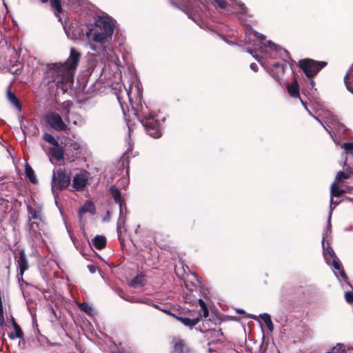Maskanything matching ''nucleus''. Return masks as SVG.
Returning a JSON list of instances; mask_svg holds the SVG:
<instances>
[{
  "label": "nucleus",
  "instance_id": "obj_1",
  "mask_svg": "<svg viewBox=\"0 0 353 353\" xmlns=\"http://www.w3.org/2000/svg\"><path fill=\"white\" fill-rule=\"evenodd\" d=\"M113 32V24L110 19L105 17L98 19L86 32L90 49L104 59H112L113 52L110 41Z\"/></svg>",
  "mask_w": 353,
  "mask_h": 353
},
{
  "label": "nucleus",
  "instance_id": "obj_2",
  "mask_svg": "<svg viewBox=\"0 0 353 353\" xmlns=\"http://www.w3.org/2000/svg\"><path fill=\"white\" fill-rule=\"evenodd\" d=\"M80 58L81 54L74 48H71L70 56L65 63L48 65V74L63 91H66L72 84Z\"/></svg>",
  "mask_w": 353,
  "mask_h": 353
},
{
  "label": "nucleus",
  "instance_id": "obj_3",
  "mask_svg": "<svg viewBox=\"0 0 353 353\" xmlns=\"http://www.w3.org/2000/svg\"><path fill=\"white\" fill-rule=\"evenodd\" d=\"M315 119L318 121L327 132L331 136L334 142L339 145L340 143V138H344L345 134L347 132L346 127L341 123L338 119L330 112H325L323 119L325 120V124H323L321 120L317 117H314Z\"/></svg>",
  "mask_w": 353,
  "mask_h": 353
},
{
  "label": "nucleus",
  "instance_id": "obj_4",
  "mask_svg": "<svg viewBox=\"0 0 353 353\" xmlns=\"http://www.w3.org/2000/svg\"><path fill=\"white\" fill-rule=\"evenodd\" d=\"M325 65V62L315 61L312 59H303L299 61L300 68H301L305 75L309 78L314 76Z\"/></svg>",
  "mask_w": 353,
  "mask_h": 353
},
{
  "label": "nucleus",
  "instance_id": "obj_5",
  "mask_svg": "<svg viewBox=\"0 0 353 353\" xmlns=\"http://www.w3.org/2000/svg\"><path fill=\"white\" fill-rule=\"evenodd\" d=\"M134 114L143 126H148L157 121L155 116L150 111L148 106L141 104L139 107L134 108Z\"/></svg>",
  "mask_w": 353,
  "mask_h": 353
},
{
  "label": "nucleus",
  "instance_id": "obj_6",
  "mask_svg": "<svg viewBox=\"0 0 353 353\" xmlns=\"http://www.w3.org/2000/svg\"><path fill=\"white\" fill-rule=\"evenodd\" d=\"M134 114L143 126H148L157 121L155 116L150 111L148 106L141 104L139 107L134 108Z\"/></svg>",
  "mask_w": 353,
  "mask_h": 353
},
{
  "label": "nucleus",
  "instance_id": "obj_7",
  "mask_svg": "<svg viewBox=\"0 0 353 353\" xmlns=\"http://www.w3.org/2000/svg\"><path fill=\"white\" fill-rule=\"evenodd\" d=\"M70 177L65 171L59 170L54 172L52 181V190H61L69 186Z\"/></svg>",
  "mask_w": 353,
  "mask_h": 353
},
{
  "label": "nucleus",
  "instance_id": "obj_8",
  "mask_svg": "<svg viewBox=\"0 0 353 353\" xmlns=\"http://www.w3.org/2000/svg\"><path fill=\"white\" fill-rule=\"evenodd\" d=\"M110 193L114 198L115 203L119 205V217L117 222V230L120 231L125 223V217L123 216V210L127 212L126 206L121 198L119 190L114 186L110 188Z\"/></svg>",
  "mask_w": 353,
  "mask_h": 353
},
{
  "label": "nucleus",
  "instance_id": "obj_9",
  "mask_svg": "<svg viewBox=\"0 0 353 353\" xmlns=\"http://www.w3.org/2000/svg\"><path fill=\"white\" fill-rule=\"evenodd\" d=\"M64 28L68 37L72 40L81 39L84 36L83 27L78 21L72 22L68 28Z\"/></svg>",
  "mask_w": 353,
  "mask_h": 353
},
{
  "label": "nucleus",
  "instance_id": "obj_10",
  "mask_svg": "<svg viewBox=\"0 0 353 353\" xmlns=\"http://www.w3.org/2000/svg\"><path fill=\"white\" fill-rule=\"evenodd\" d=\"M89 173L85 170H80L72 179V187L77 191H82L88 184Z\"/></svg>",
  "mask_w": 353,
  "mask_h": 353
},
{
  "label": "nucleus",
  "instance_id": "obj_11",
  "mask_svg": "<svg viewBox=\"0 0 353 353\" xmlns=\"http://www.w3.org/2000/svg\"><path fill=\"white\" fill-rule=\"evenodd\" d=\"M47 121L49 125L56 130L63 131L67 129L66 124L63 122L61 116L55 112H52L47 116Z\"/></svg>",
  "mask_w": 353,
  "mask_h": 353
},
{
  "label": "nucleus",
  "instance_id": "obj_12",
  "mask_svg": "<svg viewBox=\"0 0 353 353\" xmlns=\"http://www.w3.org/2000/svg\"><path fill=\"white\" fill-rule=\"evenodd\" d=\"M14 260L19 268L18 276H23L24 272L28 269V262L23 250H19L14 255Z\"/></svg>",
  "mask_w": 353,
  "mask_h": 353
},
{
  "label": "nucleus",
  "instance_id": "obj_13",
  "mask_svg": "<svg viewBox=\"0 0 353 353\" xmlns=\"http://www.w3.org/2000/svg\"><path fill=\"white\" fill-rule=\"evenodd\" d=\"M330 233H331L330 227H327V231L325 234H323V239H322V245L323 248V256H324V259L326 261V263L327 264H330L331 259H332V261H333L334 259H337V257L335 255L334 252L330 247H327V248L324 247L325 241L329 236Z\"/></svg>",
  "mask_w": 353,
  "mask_h": 353
},
{
  "label": "nucleus",
  "instance_id": "obj_14",
  "mask_svg": "<svg viewBox=\"0 0 353 353\" xmlns=\"http://www.w3.org/2000/svg\"><path fill=\"white\" fill-rule=\"evenodd\" d=\"M342 148H344V152L342 156L346 155L344 162L342 163V166L345 168L347 165L351 167L353 166V143L347 142L342 145Z\"/></svg>",
  "mask_w": 353,
  "mask_h": 353
},
{
  "label": "nucleus",
  "instance_id": "obj_15",
  "mask_svg": "<svg viewBox=\"0 0 353 353\" xmlns=\"http://www.w3.org/2000/svg\"><path fill=\"white\" fill-rule=\"evenodd\" d=\"M333 268L339 271V273L335 272V275L339 277V274L341 277V279L345 282L346 285L352 288V285L349 282L348 277L346 275L342 265L339 261L338 259H334L332 262Z\"/></svg>",
  "mask_w": 353,
  "mask_h": 353
},
{
  "label": "nucleus",
  "instance_id": "obj_16",
  "mask_svg": "<svg viewBox=\"0 0 353 353\" xmlns=\"http://www.w3.org/2000/svg\"><path fill=\"white\" fill-rule=\"evenodd\" d=\"M258 46L259 48L257 50L262 53H268V49L271 51L280 52V53H287V51L285 50L277 47L274 43H272L271 41H268L267 45L261 42L258 45Z\"/></svg>",
  "mask_w": 353,
  "mask_h": 353
},
{
  "label": "nucleus",
  "instance_id": "obj_17",
  "mask_svg": "<svg viewBox=\"0 0 353 353\" xmlns=\"http://www.w3.org/2000/svg\"><path fill=\"white\" fill-rule=\"evenodd\" d=\"M160 121L157 119V121L154 122L153 124H151L148 126H144L147 133L154 138H159L161 136V132L160 130Z\"/></svg>",
  "mask_w": 353,
  "mask_h": 353
},
{
  "label": "nucleus",
  "instance_id": "obj_18",
  "mask_svg": "<svg viewBox=\"0 0 353 353\" xmlns=\"http://www.w3.org/2000/svg\"><path fill=\"white\" fill-rule=\"evenodd\" d=\"M48 155L57 160H61L63 157V148L59 145L58 143L54 144L48 149Z\"/></svg>",
  "mask_w": 353,
  "mask_h": 353
},
{
  "label": "nucleus",
  "instance_id": "obj_19",
  "mask_svg": "<svg viewBox=\"0 0 353 353\" xmlns=\"http://www.w3.org/2000/svg\"><path fill=\"white\" fill-rule=\"evenodd\" d=\"M344 168L345 172H337L334 182L339 184L344 180L348 179L350 178V174L353 173V167L347 165Z\"/></svg>",
  "mask_w": 353,
  "mask_h": 353
},
{
  "label": "nucleus",
  "instance_id": "obj_20",
  "mask_svg": "<svg viewBox=\"0 0 353 353\" xmlns=\"http://www.w3.org/2000/svg\"><path fill=\"white\" fill-rule=\"evenodd\" d=\"M68 123H72L74 125L82 126L85 124L84 119L79 114L71 112L65 117Z\"/></svg>",
  "mask_w": 353,
  "mask_h": 353
},
{
  "label": "nucleus",
  "instance_id": "obj_21",
  "mask_svg": "<svg viewBox=\"0 0 353 353\" xmlns=\"http://www.w3.org/2000/svg\"><path fill=\"white\" fill-rule=\"evenodd\" d=\"M12 322L14 328V332L9 334L10 339H14L17 338H21L23 336V332L21 330L19 325L16 323L13 318L12 319Z\"/></svg>",
  "mask_w": 353,
  "mask_h": 353
},
{
  "label": "nucleus",
  "instance_id": "obj_22",
  "mask_svg": "<svg viewBox=\"0 0 353 353\" xmlns=\"http://www.w3.org/2000/svg\"><path fill=\"white\" fill-rule=\"evenodd\" d=\"M85 212H90L94 214L95 212V208L94 204L90 201H87L79 210V216L81 218L82 215Z\"/></svg>",
  "mask_w": 353,
  "mask_h": 353
},
{
  "label": "nucleus",
  "instance_id": "obj_23",
  "mask_svg": "<svg viewBox=\"0 0 353 353\" xmlns=\"http://www.w3.org/2000/svg\"><path fill=\"white\" fill-rule=\"evenodd\" d=\"M93 245L97 250H101L106 245V239L103 236H96L92 240Z\"/></svg>",
  "mask_w": 353,
  "mask_h": 353
},
{
  "label": "nucleus",
  "instance_id": "obj_24",
  "mask_svg": "<svg viewBox=\"0 0 353 353\" xmlns=\"http://www.w3.org/2000/svg\"><path fill=\"white\" fill-rule=\"evenodd\" d=\"M7 98L10 103H12V105H14L19 111L21 110V106L18 99L10 90L7 91Z\"/></svg>",
  "mask_w": 353,
  "mask_h": 353
},
{
  "label": "nucleus",
  "instance_id": "obj_25",
  "mask_svg": "<svg viewBox=\"0 0 353 353\" xmlns=\"http://www.w3.org/2000/svg\"><path fill=\"white\" fill-rule=\"evenodd\" d=\"M25 172L26 176L29 179V180L34 184L37 183V179L36 175L34 174V170L31 168V166L28 163H26L25 165Z\"/></svg>",
  "mask_w": 353,
  "mask_h": 353
},
{
  "label": "nucleus",
  "instance_id": "obj_26",
  "mask_svg": "<svg viewBox=\"0 0 353 353\" xmlns=\"http://www.w3.org/2000/svg\"><path fill=\"white\" fill-rule=\"evenodd\" d=\"M345 192V190L339 187V183L333 182L330 187V196L339 197Z\"/></svg>",
  "mask_w": 353,
  "mask_h": 353
},
{
  "label": "nucleus",
  "instance_id": "obj_27",
  "mask_svg": "<svg viewBox=\"0 0 353 353\" xmlns=\"http://www.w3.org/2000/svg\"><path fill=\"white\" fill-rule=\"evenodd\" d=\"M50 4L54 11L55 15L59 18V21H61L60 13L62 12L61 0H51Z\"/></svg>",
  "mask_w": 353,
  "mask_h": 353
},
{
  "label": "nucleus",
  "instance_id": "obj_28",
  "mask_svg": "<svg viewBox=\"0 0 353 353\" xmlns=\"http://www.w3.org/2000/svg\"><path fill=\"white\" fill-rule=\"evenodd\" d=\"M288 91L292 97H296L299 96V85L296 80L288 86Z\"/></svg>",
  "mask_w": 353,
  "mask_h": 353
},
{
  "label": "nucleus",
  "instance_id": "obj_29",
  "mask_svg": "<svg viewBox=\"0 0 353 353\" xmlns=\"http://www.w3.org/2000/svg\"><path fill=\"white\" fill-rule=\"evenodd\" d=\"M183 325L186 326L192 327L196 325L199 321V318L190 319L186 317H178L177 318Z\"/></svg>",
  "mask_w": 353,
  "mask_h": 353
},
{
  "label": "nucleus",
  "instance_id": "obj_30",
  "mask_svg": "<svg viewBox=\"0 0 353 353\" xmlns=\"http://www.w3.org/2000/svg\"><path fill=\"white\" fill-rule=\"evenodd\" d=\"M260 317L262 319V320L265 323L268 330L270 332H272L274 330V325L271 320L270 315L267 313H263L260 314Z\"/></svg>",
  "mask_w": 353,
  "mask_h": 353
},
{
  "label": "nucleus",
  "instance_id": "obj_31",
  "mask_svg": "<svg viewBox=\"0 0 353 353\" xmlns=\"http://www.w3.org/2000/svg\"><path fill=\"white\" fill-rule=\"evenodd\" d=\"M69 148L70 150L73 152L72 160H74L75 158H77L80 154L79 150L81 148V145L77 142L73 141L70 143Z\"/></svg>",
  "mask_w": 353,
  "mask_h": 353
},
{
  "label": "nucleus",
  "instance_id": "obj_32",
  "mask_svg": "<svg viewBox=\"0 0 353 353\" xmlns=\"http://www.w3.org/2000/svg\"><path fill=\"white\" fill-rule=\"evenodd\" d=\"M145 276L143 274H139L132 279L130 281V285L133 287H137L140 285H143L145 283Z\"/></svg>",
  "mask_w": 353,
  "mask_h": 353
},
{
  "label": "nucleus",
  "instance_id": "obj_33",
  "mask_svg": "<svg viewBox=\"0 0 353 353\" xmlns=\"http://www.w3.org/2000/svg\"><path fill=\"white\" fill-rule=\"evenodd\" d=\"M273 67L277 70L276 74H274L273 70L270 72V74L276 79L277 81L279 80V74H283L284 72V65L278 63H274Z\"/></svg>",
  "mask_w": 353,
  "mask_h": 353
},
{
  "label": "nucleus",
  "instance_id": "obj_34",
  "mask_svg": "<svg viewBox=\"0 0 353 353\" xmlns=\"http://www.w3.org/2000/svg\"><path fill=\"white\" fill-rule=\"evenodd\" d=\"M72 105V103L70 101H64L61 104V108L63 109V115L64 117H65L67 115L70 114L71 113L70 108Z\"/></svg>",
  "mask_w": 353,
  "mask_h": 353
},
{
  "label": "nucleus",
  "instance_id": "obj_35",
  "mask_svg": "<svg viewBox=\"0 0 353 353\" xmlns=\"http://www.w3.org/2000/svg\"><path fill=\"white\" fill-rule=\"evenodd\" d=\"M246 36L248 37L249 40L251 39L252 37H254L259 39L261 41L265 39V37L263 34L253 30H249V32L246 34Z\"/></svg>",
  "mask_w": 353,
  "mask_h": 353
},
{
  "label": "nucleus",
  "instance_id": "obj_36",
  "mask_svg": "<svg viewBox=\"0 0 353 353\" xmlns=\"http://www.w3.org/2000/svg\"><path fill=\"white\" fill-rule=\"evenodd\" d=\"M185 349V345L184 343L179 340L175 341L174 345V350L176 353H183Z\"/></svg>",
  "mask_w": 353,
  "mask_h": 353
},
{
  "label": "nucleus",
  "instance_id": "obj_37",
  "mask_svg": "<svg viewBox=\"0 0 353 353\" xmlns=\"http://www.w3.org/2000/svg\"><path fill=\"white\" fill-rule=\"evenodd\" d=\"M339 203V201H334L333 197L330 196V213H329V216H328L327 227L331 228L330 219H331L332 211Z\"/></svg>",
  "mask_w": 353,
  "mask_h": 353
},
{
  "label": "nucleus",
  "instance_id": "obj_38",
  "mask_svg": "<svg viewBox=\"0 0 353 353\" xmlns=\"http://www.w3.org/2000/svg\"><path fill=\"white\" fill-rule=\"evenodd\" d=\"M199 305L201 307V310L203 311V316L206 318L208 316V310L205 303V302L202 299L198 300Z\"/></svg>",
  "mask_w": 353,
  "mask_h": 353
},
{
  "label": "nucleus",
  "instance_id": "obj_39",
  "mask_svg": "<svg viewBox=\"0 0 353 353\" xmlns=\"http://www.w3.org/2000/svg\"><path fill=\"white\" fill-rule=\"evenodd\" d=\"M43 139L46 141L51 143L52 145L58 143L52 135H51L50 134H48V133H45L43 134Z\"/></svg>",
  "mask_w": 353,
  "mask_h": 353
},
{
  "label": "nucleus",
  "instance_id": "obj_40",
  "mask_svg": "<svg viewBox=\"0 0 353 353\" xmlns=\"http://www.w3.org/2000/svg\"><path fill=\"white\" fill-rule=\"evenodd\" d=\"M30 214H31L32 219H33L34 220H39L40 221H42L43 216H42L41 212L40 210L32 211L30 212Z\"/></svg>",
  "mask_w": 353,
  "mask_h": 353
},
{
  "label": "nucleus",
  "instance_id": "obj_41",
  "mask_svg": "<svg viewBox=\"0 0 353 353\" xmlns=\"http://www.w3.org/2000/svg\"><path fill=\"white\" fill-rule=\"evenodd\" d=\"M79 307L81 310L84 311L88 314H91L92 312V307L88 303H83L79 305Z\"/></svg>",
  "mask_w": 353,
  "mask_h": 353
},
{
  "label": "nucleus",
  "instance_id": "obj_42",
  "mask_svg": "<svg viewBox=\"0 0 353 353\" xmlns=\"http://www.w3.org/2000/svg\"><path fill=\"white\" fill-rule=\"evenodd\" d=\"M350 288L352 290L351 291H345V301L349 303H353V290H352V288H351L350 287Z\"/></svg>",
  "mask_w": 353,
  "mask_h": 353
},
{
  "label": "nucleus",
  "instance_id": "obj_43",
  "mask_svg": "<svg viewBox=\"0 0 353 353\" xmlns=\"http://www.w3.org/2000/svg\"><path fill=\"white\" fill-rule=\"evenodd\" d=\"M130 301L132 302L143 303H146V304L150 305V303L149 302L148 299H133Z\"/></svg>",
  "mask_w": 353,
  "mask_h": 353
},
{
  "label": "nucleus",
  "instance_id": "obj_44",
  "mask_svg": "<svg viewBox=\"0 0 353 353\" xmlns=\"http://www.w3.org/2000/svg\"><path fill=\"white\" fill-rule=\"evenodd\" d=\"M70 236L71 240L73 242L74 245L76 247L77 249L80 250V245H79V243L78 241L77 240V239L73 237L72 235H70Z\"/></svg>",
  "mask_w": 353,
  "mask_h": 353
},
{
  "label": "nucleus",
  "instance_id": "obj_45",
  "mask_svg": "<svg viewBox=\"0 0 353 353\" xmlns=\"http://www.w3.org/2000/svg\"><path fill=\"white\" fill-rule=\"evenodd\" d=\"M88 268L90 273L94 274L97 271V267L94 265H88Z\"/></svg>",
  "mask_w": 353,
  "mask_h": 353
},
{
  "label": "nucleus",
  "instance_id": "obj_46",
  "mask_svg": "<svg viewBox=\"0 0 353 353\" xmlns=\"http://www.w3.org/2000/svg\"><path fill=\"white\" fill-rule=\"evenodd\" d=\"M247 52L250 54L256 60H257L259 62H260V59L258 58V57L254 54V52L252 50H248Z\"/></svg>",
  "mask_w": 353,
  "mask_h": 353
},
{
  "label": "nucleus",
  "instance_id": "obj_47",
  "mask_svg": "<svg viewBox=\"0 0 353 353\" xmlns=\"http://www.w3.org/2000/svg\"><path fill=\"white\" fill-rule=\"evenodd\" d=\"M250 68L254 72H256L258 70V66L256 63H252L250 64Z\"/></svg>",
  "mask_w": 353,
  "mask_h": 353
},
{
  "label": "nucleus",
  "instance_id": "obj_48",
  "mask_svg": "<svg viewBox=\"0 0 353 353\" xmlns=\"http://www.w3.org/2000/svg\"><path fill=\"white\" fill-rule=\"evenodd\" d=\"M3 323H4L3 314H0V325H2Z\"/></svg>",
  "mask_w": 353,
  "mask_h": 353
},
{
  "label": "nucleus",
  "instance_id": "obj_49",
  "mask_svg": "<svg viewBox=\"0 0 353 353\" xmlns=\"http://www.w3.org/2000/svg\"><path fill=\"white\" fill-rule=\"evenodd\" d=\"M159 310L163 311V312H164L165 313H166L168 314L174 316V314H172L169 310H165V309H161V308H159Z\"/></svg>",
  "mask_w": 353,
  "mask_h": 353
},
{
  "label": "nucleus",
  "instance_id": "obj_50",
  "mask_svg": "<svg viewBox=\"0 0 353 353\" xmlns=\"http://www.w3.org/2000/svg\"><path fill=\"white\" fill-rule=\"evenodd\" d=\"M236 312H237V313H239V314H243V313H244V311H243V310H241V309H238V310H236Z\"/></svg>",
  "mask_w": 353,
  "mask_h": 353
},
{
  "label": "nucleus",
  "instance_id": "obj_51",
  "mask_svg": "<svg viewBox=\"0 0 353 353\" xmlns=\"http://www.w3.org/2000/svg\"><path fill=\"white\" fill-rule=\"evenodd\" d=\"M152 306H153L154 307H155V308L159 309V308H160V307H159V306H158L157 305H156V304H152Z\"/></svg>",
  "mask_w": 353,
  "mask_h": 353
},
{
  "label": "nucleus",
  "instance_id": "obj_52",
  "mask_svg": "<svg viewBox=\"0 0 353 353\" xmlns=\"http://www.w3.org/2000/svg\"><path fill=\"white\" fill-rule=\"evenodd\" d=\"M42 3H46L48 0H41Z\"/></svg>",
  "mask_w": 353,
  "mask_h": 353
}]
</instances>
